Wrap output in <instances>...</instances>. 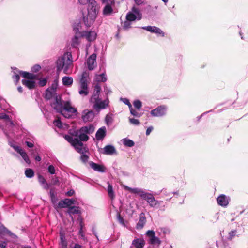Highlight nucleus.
I'll return each instance as SVG.
<instances>
[{
  "instance_id": "1",
  "label": "nucleus",
  "mask_w": 248,
  "mask_h": 248,
  "mask_svg": "<svg viewBox=\"0 0 248 248\" xmlns=\"http://www.w3.org/2000/svg\"><path fill=\"white\" fill-rule=\"evenodd\" d=\"M124 188L130 193L137 194L143 200H146L152 208L155 209L159 208L160 204L163 202L162 201L156 200L152 193L146 192L141 188H131L126 186H124Z\"/></svg>"
},
{
  "instance_id": "2",
  "label": "nucleus",
  "mask_w": 248,
  "mask_h": 248,
  "mask_svg": "<svg viewBox=\"0 0 248 248\" xmlns=\"http://www.w3.org/2000/svg\"><path fill=\"white\" fill-rule=\"evenodd\" d=\"M81 5H88V14L83 16V21L87 27H91L94 23L97 15L96 9V2L94 0H78Z\"/></svg>"
},
{
  "instance_id": "3",
  "label": "nucleus",
  "mask_w": 248,
  "mask_h": 248,
  "mask_svg": "<svg viewBox=\"0 0 248 248\" xmlns=\"http://www.w3.org/2000/svg\"><path fill=\"white\" fill-rule=\"evenodd\" d=\"M72 64L73 60L71 53L70 52L65 53L57 60V70L58 72H60L63 70L64 74H68V71Z\"/></svg>"
},
{
  "instance_id": "4",
  "label": "nucleus",
  "mask_w": 248,
  "mask_h": 248,
  "mask_svg": "<svg viewBox=\"0 0 248 248\" xmlns=\"http://www.w3.org/2000/svg\"><path fill=\"white\" fill-rule=\"evenodd\" d=\"M94 131V127L90 124L88 126L82 127L79 130L75 132V136L78 138L79 140L82 141H87L89 137L88 136L91 134Z\"/></svg>"
},
{
  "instance_id": "5",
  "label": "nucleus",
  "mask_w": 248,
  "mask_h": 248,
  "mask_svg": "<svg viewBox=\"0 0 248 248\" xmlns=\"http://www.w3.org/2000/svg\"><path fill=\"white\" fill-rule=\"evenodd\" d=\"M65 139L73 146L77 152H83V143L78 138H73L69 135H66Z\"/></svg>"
},
{
  "instance_id": "6",
  "label": "nucleus",
  "mask_w": 248,
  "mask_h": 248,
  "mask_svg": "<svg viewBox=\"0 0 248 248\" xmlns=\"http://www.w3.org/2000/svg\"><path fill=\"white\" fill-rule=\"evenodd\" d=\"M51 106L58 112L61 113L64 117L67 118L70 117L71 115L70 114L67 115H65V112H63V103H62L60 97L56 96L55 102L51 104Z\"/></svg>"
},
{
  "instance_id": "7",
  "label": "nucleus",
  "mask_w": 248,
  "mask_h": 248,
  "mask_svg": "<svg viewBox=\"0 0 248 248\" xmlns=\"http://www.w3.org/2000/svg\"><path fill=\"white\" fill-rule=\"evenodd\" d=\"M142 18V14L139 9L133 7L132 12H129L126 16V20L129 21H133L136 19L140 20Z\"/></svg>"
},
{
  "instance_id": "8",
  "label": "nucleus",
  "mask_w": 248,
  "mask_h": 248,
  "mask_svg": "<svg viewBox=\"0 0 248 248\" xmlns=\"http://www.w3.org/2000/svg\"><path fill=\"white\" fill-rule=\"evenodd\" d=\"M109 103V101L108 97L104 100H102L100 98L93 103V108L98 112L101 109H105L108 106Z\"/></svg>"
},
{
  "instance_id": "9",
  "label": "nucleus",
  "mask_w": 248,
  "mask_h": 248,
  "mask_svg": "<svg viewBox=\"0 0 248 248\" xmlns=\"http://www.w3.org/2000/svg\"><path fill=\"white\" fill-rule=\"evenodd\" d=\"M167 107L164 105H161L151 111V114L154 117H161L166 113Z\"/></svg>"
},
{
  "instance_id": "10",
  "label": "nucleus",
  "mask_w": 248,
  "mask_h": 248,
  "mask_svg": "<svg viewBox=\"0 0 248 248\" xmlns=\"http://www.w3.org/2000/svg\"><path fill=\"white\" fill-rule=\"evenodd\" d=\"M101 91V87L97 84L94 86L93 92L90 98V102L93 103L94 102L97 101L98 99H100L99 97V94Z\"/></svg>"
},
{
  "instance_id": "11",
  "label": "nucleus",
  "mask_w": 248,
  "mask_h": 248,
  "mask_svg": "<svg viewBox=\"0 0 248 248\" xmlns=\"http://www.w3.org/2000/svg\"><path fill=\"white\" fill-rule=\"evenodd\" d=\"M63 112H65V115H68L67 113H76L77 111V109L71 106V104L70 101H64L63 102Z\"/></svg>"
},
{
  "instance_id": "12",
  "label": "nucleus",
  "mask_w": 248,
  "mask_h": 248,
  "mask_svg": "<svg viewBox=\"0 0 248 248\" xmlns=\"http://www.w3.org/2000/svg\"><path fill=\"white\" fill-rule=\"evenodd\" d=\"M94 116L93 110L85 109L82 112V118L84 122H90L93 120Z\"/></svg>"
},
{
  "instance_id": "13",
  "label": "nucleus",
  "mask_w": 248,
  "mask_h": 248,
  "mask_svg": "<svg viewBox=\"0 0 248 248\" xmlns=\"http://www.w3.org/2000/svg\"><path fill=\"white\" fill-rule=\"evenodd\" d=\"M96 55L95 53L92 54L87 59V64L90 70H92L96 66Z\"/></svg>"
},
{
  "instance_id": "14",
  "label": "nucleus",
  "mask_w": 248,
  "mask_h": 248,
  "mask_svg": "<svg viewBox=\"0 0 248 248\" xmlns=\"http://www.w3.org/2000/svg\"><path fill=\"white\" fill-rule=\"evenodd\" d=\"M143 30H146L152 33H155L157 34H160L162 36H164V33L159 28L155 26H144L141 28Z\"/></svg>"
},
{
  "instance_id": "15",
  "label": "nucleus",
  "mask_w": 248,
  "mask_h": 248,
  "mask_svg": "<svg viewBox=\"0 0 248 248\" xmlns=\"http://www.w3.org/2000/svg\"><path fill=\"white\" fill-rule=\"evenodd\" d=\"M229 197L224 194H222L218 197L217 200L218 205L223 207H226L229 203Z\"/></svg>"
},
{
  "instance_id": "16",
  "label": "nucleus",
  "mask_w": 248,
  "mask_h": 248,
  "mask_svg": "<svg viewBox=\"0 0 248 248\" xmlns=\"http://www.w3.org/2000/svg\"><path fill=\"white\" fill-rule=\"evenodd\" d=\"M102 153L107 155H112L116 154L117 152L116 149L113 145H108L103 148Z\"/></svg>"
},
{
  "instance_id": "17",
  "label": "nucleus",
  "mask_w": 248,
  "mask_h": 248,
  "mask_svg": "<svg viewBox=\"0 0 248 248\" xmlns=\"http://www.w3.org/2000/svg\"><path fill=\"white\" fill-rule=\"evenodd\" d=\"M90 167L95 171L99 172H104L106 171V168L103 165H100L93 162L89 163Z\"/></svg>"
},
{
  "instance_id": "18",
  "label": "nucleus",
  "mask_w": 248,
  "mask_h": 248,
  "mask_svg": "<svg viewBox=\"0 0 248 248\" xmlns=\"http://www.w3.org/2000/svg\"><path fill=\"white\" fill-rule=\"evenodd\" d=\"M81 36L85 37L90 42L94 40L96 37V33L94 31H84Z\"/></svg>"
},
{
  "instance_id": "19",
  "label": "nucleus",
  "mask_w": 248,
  "mask_h": 248,
  "mask_svg": "<svg viewBox=\"0 0 248 248\" xmlns=\"http://www.w3.org/2000/svg\"><path fill=\"white\" fill-rule=\"evenodd\" d=\"M90 78L89 73L87 71L83 72L79 79V84L81 85H88L89 83Z\"/></svg>"
},
{
  "instance_id": "20",
  "label": "nucleus",
  "mask_w": 248,
  "mask_h": 248,
  "mask_svg": "<svg viewBox=\"0 0 248 248\" xmlns=\"http://www.w3.org/2000/svg\"><path fill=\"white\" fill-rule=\"evenodd\" d=\"M78 93L82 97L87 96L89 93V85L79 84Z\"/></svg>"
},
{
  "instance_id": "21",
  "label": "nucleus",
  "mask_w": 248,
  "mask_h": 248,
  "mask_svg": "<svg viewBox=\"0 0 248 248\" xmlns=\"http://www.w3.org/2000/svg\"><path fill=\"white\" fill-rule=\"evenodd\" d=\"M74 204V200L69 199H64L61 200L58 203V206L60 208H65Z\"/></svg>"
},
{
  "instance_id": "22",
  "label": "nucleus",
  "mask_w": 248,
  "mask_h": 248,
  "mask_svg": "<svg viewBox=\"0 0 248 248\" xmlns=\"http://www.w3.org/2000/svg\"><path fill=\"white\" fill-rule=\"evenodd\" d=\"M106 128L105 126L100 128L95 134L96 139L97 140H102L106 136Z\"/></svg>"
},
{
  "instance_id": "23",
  "label": "nucleus",
  "mask_w": 248,
  "mask_h": 248,
  "mask_svg": "<svg viewBox=\"0 0 248 248\" xmlns=\"http://www.w3.org/2000/svg\"><path fill=\"white\" fill-rule=\"evenodd\" d=\"M145 242L143 239L137 238L133 240L132 245L136 248H143L145 245Z\"/></svg>"
},
{
  "instance_id": "24",
  "label": "nucleus",
  "mask_w": 248,
  "mask_h": 248,
  "mask_svg": "<svg viewBox=\"0 0 248 248\" xmlns=\"http://www.w3.org/2000/svg\"><path fill=\"white\" fill-rule=\"evenodd\" d=\"M146 222V219L145 217V214L143 213H141L140 215V219L137 224V229H142L144 226Z\"/></svg>"
},
{
  "instance_id": "25",
  "label": "nucleus",
  "mask_w": 248,
  "mask_h": 248,
  "mask_svg": "<svg viewBox=\"0 0 248 248\" xmlns=\"http://www.w3.org/2000/svg\"><path fill=\"white\" fill-rule=\"evenodd\" d=\"M156 232L161 238H164L166 235L170 233V230L168 228H160L157 229Z\"/></svg>"
},
{
  "instance_id": "26",
  "label": "nucleus",
  "mask_w": 248,
  "mask_h": 248,
  "mask_svg": "<svg viewBox=\"0 0 248 248\" xmlns=\"http://www.w3.org/2000/svg\"><path fill=\"white\" fill-rule=\"evenodd\" d=\"M18 73L20 75L28 79H34L36 77V75L25 71L18 70Z\"/></svg>"
},
{
  "instance_id": "27",
  "label": "nucleus",
  "mask_w": 248,
  "mask_h": 248,
  "mask_svg": "<svg viewBox=\"0 0 248 248\" xmlns=\"http://www.w3.org/2000/svg\"><path fill=\"white\" fill-rule=\"evenodd\" d=\"M81 36H79L77 33L72 39L71 46L72 47L77 48L80 43Z\"/></svg>"
},
{
  "instance_id": "28",
  "label": "nucleus",
  "mask_w": 248,
  "mask_h": 248,
  "mask_svg": "<svg viewBox=\"0 0 248 248\" xmlns=\"http://www.w3.org/2000/svg\"><path fill=\"white\" fill-rule=\"evenodd\" d=\"M22 84L30 89H32L35 87V81L33 79H22Z\"/></svg>"
},
{
  "instance_id": "29",
  "label": "nucleus",
  "mask_w": 248,
  "mask_h": 248,
  "mask_svg": "<svg viewBox=\"0 0 248 248\" xmlns=\"http://www.w3.org/2000/svg\"><path fill=\"white\" fill-rule=\"evenodd\" d=\"M55 88H52L51 89H47L45 92V98L49 100L52 98L55 94Z\"/></svg>"
},
{
  "instance_id": "30",
  "label": "nucleus",
  "mask_w": 248,
  "mask_h": 248,
  "mask_svg": "<svg viewBox=\"0 0 248 248\" xmlns=\"http://www.w3.org/2000/svg\"><path fill=\"white\" fill-rule=\"evenodd\" d=\"M62 82L65 86H70L73 83V79L72 77L65 76L62 78Z\"/></svg>"
},
{
  "instance_id": "31",
  "label": "nucleus",
  "mask_w": 248,
  "mask_h": 248,
  "mask_svg": "<svg viewBox=\"0 0 248 248\" xmlns=\"http://www.w3.org/2000/svg\"><path fill=\"white\" fill-rule=\"evenodd\" d=\"M38 178V181L39 183L42 185L43 187L45 189H48L49 188V186L46 182L44 177L41 175H39Z\"/></svg>"
},
{
  "instance_id": "32",
  "label": "nucleus",
  "mask_w": 248,
  "mask_h": 248,
  "mask_svg": "<svg viewBox=\"0 0 248 248\" xmlns=\"http://www.w3.org/2000/svg\"><path fill=\"white\" fill-rule=\"evenodd\" d=\"M95 79L97 82H104L106 81L107 78L106 74L103 73L100 74H96L95 76Z\"/></svg>"
},
{
  "instance_id": "33",
  "label": "nucleus",
  "mask_w": 248,
  "mask_h": 248,
  "mask_svg": "<svg viewBox=\"0 0 248 248\" xmlns=\"http://www.w3.org/2000/svg\"><path fill=\"white\" fill-rule=\"evenodd\" d=\"M67 213L71 214H78L80 213L79 207L77 206H71L68 208Z\"/></svg>"
},
{
  "instance_id": "34",
  "label": "nucleus",
  "mask_w": 248,
  "mask_h": 248,
  "mask_svg": "<svg viewBox=\"0 0 248 248\" xmlns=\"http://www.w3.org/2000/svg\"><path fill=\"white\" fill-rule=\"evenodd\" d=\"M82 148H83V149H84V151H83V152H78L81 154V156H80V159L82 160V161L85 163L88 161V160L89 159V156L85 154L87 151V150L85 146H84L83 144Z\"/></svg>"
},
{
  "instance_id": "35",
  "label": "nucleus",
  "mask_w": 248,
  "mask_h": 248,
  "mask_svg": "<svg viewBox=\"0 0 248 248\" xmlns=\"http://www.w3.org/2000/svg\"><path fill=\"white\" fill-rule=\"evenodd\" d=\"M122 141L123 142V144L126 147H132L134 145V142L127 138H124L122 139Z\"/></svg>"
},
{
  "instance_id": "36",
  "label": "nucleus",
  "mask_w": 248,
  "mask_h": 248,
  "mask_svg": "<svg viewBox=\"0 0 248 248\" xmlns=\"http://www.w3.org/2000/svg\"><path fill=\"white\" fill-rule=\"evenodd\" d=\"M107 192L109 197L112 200L115 197V194L113 190V187L112 185L108 183V186L107 188Z\"/></svg>"
},
{
  "instance_id": "37",
  "label": "nucleus",
  "mask_w": 248,
  "mask_h": 248,
  "mask_svg": "<svg viewBox=\"0 0 248 248\" xmlns=\"http://www.w3.org/2000/svg\"><path fill=\"white\" fill-rule=\"evenodd\" d=\"M150 243L152 245L157 244L158 246L160 245L161 243V241L160 239L155 236V235L153 236L152 238H150Z\"/></svg>"
},
{
  "instance_id": "38",
  "label": "nucleus",
  "mask_w": 248,
  "mask_h": 248,
  "mask_svg": "<svg viewBox=\"0 0 248 248\" xmlns=\"http://www.w3.org/2000/svg\"><path fill=\"white\" fill-rule=\"evenodd\" d=\"M113 11L112 8L109 4L106 5L104 8L103 13L104 15H108L111 14Z\"/></svg>"
},
{
  "instance_id": "39",
  "label": "nucleus",
  "mask_w": 248,
  "mask_h": 248,
  "mask_svg": "<svg viewBox=\"0 0 248 248\" xmlns=\"http://www.w3.org/2000/svg\"><path fill=\"white\" fill-rule=\"evenodd\" d=\"M15 71H14V75L13 76V78L16 82V84L20 80V75L18 73V70L16 68L14 69Z\"/></svg>"
},
{
  "instance_id": "40",
  "label": "nucleus",
  "mask_w": 248,
  "mask_h": 248,
  "mask_svg": "<svg viewBox=\"0 0 248 248\" xmlns=\"http://www.w3.org/2000/svg\"><path fill=\"white\" fill-rule=\"evenodd\" d=\"M25 174L27 178H31L34 176V172L31 169L28 168L25 170Z\"/></svg>"
},
{
  "instance_id": "41",
  "label": "nucleus",
  "mask_w": 248,
  "mask_h": 248,
  "mask_svg": "<svg viewBox=\"0 0 248 248\" xmlns=\"http://www.w3.org/2000/svg\"><path fill=\"white\" fill-rule=\"evenodd\" d=\"M5 119L7 122H9L11 125H14L13 122L9 119L8 115L4 113H0V120Z\"/></svg>"
},
{
  "instance_id": "42",
  "label": "nucleus",
  "mask_w": 248,
  "mask_h": 248,
  "mask_svg": "<svg viewBox=\"0 0 248 248\" xmlns=\"http://www.w3.org/2000/svg\"><path fill=\"white\" fill-rule=\"evenodd\" d=\"M133 105L135 108L140 109L142 107V102L139 100H136L133 102Z\"/></svg>"
},
{
  "instance_id": "43",
  "label": "nucleus",
  "mask_w": 248,
  "mask_h": 248,
  "mask_svg": "<svg viewBox=\"0 0 248 248\" xmlns=\"http://www.w3.org/2000/svg\"><path fill=\"white\" fill-rule=\"evenodd\" d=\"M105 122L107 125H110L113 122V119L112 117L108 114L105 117Z\"/></svg>"
},
{
  "instance_id": "44",
  "label": "nucleus",
  "mask_w": 248,
  "mask_h": 248,
  "mask_svg": "<svg viewBox=\"0 0 248 248\" xmlns=\"http://www.w3.org/2000/svg\"><path fill=\"white\" fill-rule=\"evenodd\" d=\"M129 108L130 109V113L134 116L137 117H140L141 116V114L140 113H139L136 110L133 108L132 106H131V108Z\"/></svg>"
},
{
  "instance_id": "45",
  "label": "nucleus",
  "mask_w": 248,
  "mask_h": 248,
  "mask_svg": "<svg viewBox=\"0 0 248 248\" xmlns=\"http://www.w3.org/2000/svg\"><path fill=\"white\" fill-rule=\"evenodd\" d=\"M16 151L18 153H19L21 156H23L24 155H26V152L21 148L20 146L19 147H16Z\"/></svg>"
},
{
  "instance_id": "46",
  "label": "nucleus",
  "mask_w": 248,
  "mask_h": 248,
  "mask_svg": "<svg viewBox=\"0 0 248 248\" xmlns=\"http://www.w3.org/2000/svg\"><path fill=\"white\" fill-rule=\"evenodd\" d=\"M129 121L131 124L135 125H138L140 124V122L138 120L134 118H129Z\"/></svg>"
},
{
  "instance_id": "47",
  "label": "nucleus",
  "mask_w": 248,
  "mask_h": 248,
  "mask_svg": "<svg viewBox=\"0 0 248 248\" xmlns=\"http://www.w3.org/2000/svg\"><path fill=\"white\" fill-rule=\"evenodd\" d=\"M47 82V79L46 78H43L39 80L38 84L40 86L43 87L46 84Z\"/></svg>"
},
{
  "instance_id": "48",
  "label": "nucleus",
  "mask_w": 248,
  "mask_h": 248,
  "mask_svg": "<svg viewBox=\"0 0 248 248\" xmlns=\"http://www.w3.org/2000/svg\"><path fill=\"white\" fill-rule=\"evenodd\" d=\"M48 171L51 174H54L56 172L55 168L52 165H50L48 167Z\"/></svg>"
},
{
  "instance_id": "49",
  "label": "nucleus",
  "mask_w": 248,
  "mask_h": 248,
  "mask_svg": "<svg viewBox=\"0 0 248 248\" xmlns=\"http://www.w3.org/2000/svg\"><path fill=\"white\" fill-rule=\"evenodd\" d=\"M54 124L55 126L59 128H62V124L61 121L59 119L55 120L54 121Z\"/></svg>"
},
{
  "instance_id": "50",
  "label": "nucleus",
  "mask_w": 248,
  "mask_h": 248,
  "mask_svg": "<svg viewBox=\"0 0 248 248\" xmlns=\"http://www.w3.org/2000/svg\"><path fill=\"white\" fill-rule=\"evenodd\" d=\"M120 100L125 105H127L129 108H131L132 105L128 99L126 98H121Z\"/></svg>"
},
{
  "instance_id": "51",
  "label": "nucleus",
  "mask_w": 248,
  "mask_h": 248,
  "mask_svg": "<svg viewBox=\"0 0 248 248\" xmlns=\"http://www.w3.org/2000/svg\"><path fill=\"white\" fill-rule=\"evenodd\" d=\"M237 232L236 230H232L229 232V239H232L236 235Z\"/></svg>"
},
{
  "instance_id": "52",
  "label": "nucleus",
  "mask_w": 248,
  "mask_h": 248,
  "mask_svg": "<svg viewBox=\"0 0 248 248\" xmlns=\"http://www.w3.org/2000/svg\"><path fill=\"white\" fill-rule=\"evenodd\" d=\"M131 23L129 21H125L124 22L123 28L125 30H127L130 28Z\"/></svg>"
},
{
  "instance_id": "53",
  "label": "nucleus",
  "mask_w": 248,
  "mask_h": 248,
  "mask_svg": "<svg viewBox=\"0 0 248 248\" xmlns=\"http://www.w3.org/2000/svg\"><path fill=\"white\" fill-rule=\"evenodd\" d=\"M41 67L39 65H35L31 68V70L33 72H37L39 71Z\"/></svg>"
},
{
  "instance_id": "54",
  "label": "nucleus",
  "mask_w": 248,
  "mask_h": 248,
  "mask_svg": "<svg viewBox=\"0 0 248 248\" xmlns=\"http://www.w3.org/2000/svg\"><path fill=\"white\" fill-rule=\"evenodd\" d=\"M146 235L148 236L149 237H150V238H152L153 236L155 235V232L153 230H148L146 232Z\"/></svg>"
},
{
  "instance_id": "55",
  "label": "nucleus",
  "mask_w": 248,
  "mask_h": 248,
  "mask_svg": "<svg viewBox=\"0 0 248 248\" xmlns=\"http://www.w3.org/2000/svg\"><path fill=\"white\" fill-rule=\"evenodd\" d=\"M119 222L123 225H124V222L123 218L119 214L117 217Z\"/></svg>"
},
{
  "instance_id": "56",
  "label": "nucleus",
  "mask_w": 248,
  "mask_h": 248,
  "mask_svg": "<svg viewBox=\"0 0 248 248\" xmlns=\"http://www.w3.org/2000/svg\"><path fill=\"white\" fill-rule=\"evenodd\" d=\"M23 159L24 160V161L28 164L30 163V160L26 154V155H24L23 156H22Z\"/></svg>"
},
{
  "instance_id": "57",
  "label": "nucleus",
  "mask_w": 248,
  "mask_h": 248,
  "mask_svg": "<svg viewBox=\"0 0 248 248\" xmlns=\"http://www.w3.org/2000/svg\"><path fill=\"white\" fill-rule=\"evenodd\" d=\"M4 231L5 232L7 233L8 234H9L11 236H14V237L16 236V235L13 234L10 231H9V230H8L6 228H4Z\"/></svg>"
},
{
  "instance_id": "58",
  "label": "nucleus",
  "mask_w": 248,
  "mask_h": 248,
  "mask_svg": "<svg viewBox=\"0 0 248 248\" xmlns=\"http://www.w3.org/2000/svg\"><path fill=\"white\" fill-rule=\"evenodd\" d=\"M79 234L80 235L81 238L83 239L84 240H86V237L85 235L83 232V230H79Z\"/></svg>"
},
{
  "instance_id": "59",
  "label": "nucleus",
  "mask_w": 248,
  "mask_h": 248,
  "mask_svg": "<svg viewBox=\"0 0 248 248\" xmlns=\"http://www.w3.org/2000/svg\"><path fill=\"white\" fill-rule=\"evenodd\" d=\"M135 3L138 5H142L144 3L145 0H134Z\"/></svg>"
},
{
  "instance_id": "60",
  "label": "nucleus",
  "mask_w": 248,
  "mask_h": 248,
  "mask_svg": "<svg viewBox=\"0 0 248 248\" xmlns=\"http://www.w3.org/2000/svg\"><path fill=\"white\" fill-rule=\"evenodd\" d=\"M61 247L62 248L64 246H67V242L66 240L63 238V237L61 238Z\"/></svg>"
},
{
  "instance_id": "61",
  "label": "nucleus",
  "mask_w": 248,
  "mask_h": 248,
  "mask_svg": "<svg viewBox=\"0 0 248 248\" xmlns=\"http://www.w3.org/2000/svg\"><path fill=\"white\" fill-rule=\"evenodd\" d=\"M9 144L11 147H12L15 151H16V147H19V146L18 145H16L14 144V143L13 141H9Z\"/></svg>"
},
{
  "instance_id": "62",
  "label": "nucleus",
  "mask_w": 248,
  "mask_h": 248,
  "mask_svg": "<svg viewBox=\"0 0 248 248\" xmlns=\"http://www.w3.org/2000/svg\"><path fill=\"white\" fill-rule=\"evenodd\" d=\"M153 129V127L152 126L149 127L146 130V135H149L150 134V133L152 132Z\"/></svg>"
},
{
  "instance_id": "63",
  "label": "nucleus",
  "mask_w": 248,
  "mask_h": 248,
  "mask_svg": "<svg viewBox=\"0 0 248 248\" xmlns=\"http://www.w3.org/2000/svg\"><path fill=\"white\" fill-rule=\"evenodd\" d=\"M104 89L105 94L107 95L111 92V91L109 89H108L106 86H104Z\"/></svg>"
},
{
  "instance_id": "64",
  "label": "nucleus",
  "mask_w": 248,
  "mask_h": 248,
  "mask_svg": "<svg viewBox=\"0 0 248 248\" xmlns=\"http://www.w3.org/2000/svg\"><path fill=\"white\" fill-rule=\"evenodd\" d=\"M74 193V191L72 189L69 190L66 193V195L68 196H72Z\"/></svg>"
}]
</instances>
